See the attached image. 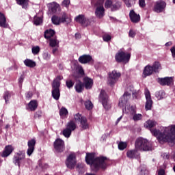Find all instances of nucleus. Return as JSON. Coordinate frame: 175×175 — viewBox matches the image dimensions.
<instances>
[{
  "mask_svg": "<svg viewBox=\"0 0 175 175\" xmlns=\"http://www.w3.org/2000/svg\"><path fill=\"white\" fill-rule=\"evenodd\" d=\"M87 165H90L93 172L106 170L109 166V159L107 157L99 156L95 157V152H88L85 157Z\"/></svg>",
  "mask_w": 175,
  "mask_h": 175,
  "instance_id": "obj_1",
  "label": "nucleus"
},
{
  "mask_svg": "<svg viewBox=\"0 0 175 175\" xmlns=\"http://www.w3.org/2000/svg\"><path fill=\"white\" fill-rule=\"evenodd\" d=\"M151 133L153 136H157V139L161 143H174L175 140V125L167 127L164 129L163 132L159 130H151Z\"/></svg>",
  "mask_w": 175,
  "mask_h": 175,
  "instance_id": "obj_2",
  "label": "nucleus"
},
{
  "mask_svg": "<svg viewBox=\"0 0 175 175\" xmlns=\"http://www.w3.org/2000/svg\"><path fill=\"white\" fill-rule=\"evenodd\" d=\"M135 147L136 150L139 151H151L152 150V145L148 142V140L143 138L138 137L135 140Z\"/></svg>",
  "mask_w": 175,
  "mask_h": 175,
  "instance_id": "obj_3",
  "label": "nucleus"
},
{
  "mask_svg": "<svg viewBox=\"0 0 175 175\" xmlns=\"http://www.w3.org/2000/svg\"><path fill=\"white\" fill-rule=\"evenodd\" d=\"M98 102L103 105L105 110L108 111L111 109V104L110 103L109 95H107V93H106V92L103 90H100L98 96Z\"/></svg>",
  "mask_w": 175,
  "mask_h": 175,
  "instance_id": "obj_4",
  "label": "nucleus"
},
{
  "mask_svg": "<svg viewBox=\"0 0 175 175\" xmlns=\"http://www.w3.org/2000/svg\"><path fill=\"white\" fill-rule=\"evenodd\" d=\"M131 59V53L118 51L115 55V60L118 64H128Z\"/></svg>",
  "mask_w": 175,
  "mask_h": 175,
  "instance_id": "obj_5",
  "label": "nucleus"
},
{
  "mask_svg": "<svg viewBox=\"0 0 175 175\" xmlns=\"http://www.w3.org/2000/svg\"><path fill=\"white\" fill-rule=\"evenodd\" d=\"M122 3L119 1L107 0L105 3V9H111V12H117L121 9Z\"/></svg>",
  "mask_w": 175,
  "mask_h": 175,
  "instance_id": "obj_6",
  "label": "nucleus"
},
{
  "mask_svg": "<svg viewBox=\"0 0 175 175\" xmlns=\"http://www.w3.org/2000/svg\"><path fill=\"white\" fill-rule=\"evenodd\" d=\"M77 158L76 154L75 153H71L67 157L65 164L68 169L72 170L76 167V164L77 163Z\"/></svg>",
  "mask_w": 175,
  "mask_h": 175,
  "instance_id": "obj_7",
  "label": "nucleus"
},
{
  "mask_svg": "<svg viewBox=\"0 0 175 175\" xmlns=\"http://www.w3.org/2000/svg\"><path fill=\"white\" fill-rule=\"evenodd\" d=\"M120 77H121V72H117L116 70H113L109 73L108 84L113 85Z\"/></svg>",
  "mask_w": 175,
  "mask_h": 175,
  "instance_id": "obj_8",
  "label": "nucleus"
},
{
  "mask_svg": "<svg viewBox=\"0 0 175 175\" xmlns=\"http://www.w3.org/2000/svg\"><path fill=\"white\" fill-rule=\"evenodd\" d=\"M68 18V15L65 12H62L60 16H53L51 18V21L55 25H59L62 23H66Z\"/></svg>",
  "mask_w": 175,
  "mask_h": 175,
  "instance_id": "obj_9",
  "label": "nucleus"
},
{
  "mask_svg": "<svg viewBox=\"0 0 175 175\" xmlns=\"http://www.w3.org/2000/svg\"><path fill=\"white\" fill-rule=\"evenodd\" d=\"M145 98L146 99L145 109L146 110H151V107H152V99H151V94L150 93V90L147 88L145 89Z\"/></svg>",
  "mask_w": 175,
  "mask_h": 175,
  "instance_id": "obj_10",
  "label": "nucleus"
},
{
  "mask_svg": "<svg viewBox=\"0 0 175 175\" xmlns=\"http://www.w3.org/2000/svg\"><path fill=\"white\" fill-rule=\"evenodd\" d=\"M54 148L57 152H64V150H65V142L59 138L55 139Z\"/></svg>",
  "mask_w": 175,
  "mask_h": 175,
  "instance_id": "obj_11",
  "label": "nucleus"
},
{
  "mask_svg": "<svg viewBox=\"0 0 175 175\" xmlns=\"http://www.w3.org/2000/svg\"><path fill=\"white\" fill-rule=\"evenodd\" d=\"M28 149L27 154L29 157H31L35 151V146H36V140L35 139H31L27 142Z\"/></svg>",
  "mask_w": 175,
  "mask_h": 175,
  "instance_id": "obj_12",
  "label": "nucleus"
},
{
  "mask_svg": "<svg viewBox=\"0 0 175 175\" xmlns=\"http://www.w3.org/2000/svg\"><path fill=\"white\" fill-rule=\"evenodd\" d=\"M131 94L128 92H125L123 96L119 99V106L122 107L124 105L128 103L129 99H131Z\"/></svg>",
  "mask_w": 175,
  "mask_h": 175,
  "instance_id": "obj_13",
  "label": "nucleus"
},
{
  "mask_svg": "<svg viewBox=\"0 0 175 175\" xmlns=\"http://www.w3.org/2000/svg\"><path fill=\"white\" fill-rule=\"evenodd\" d=\"M78 61L80 64H85L94 62V59H92V56L90 55H83L79 57Z\"/></svg>",
  "mask_w": 175,
  "mask_h": 175,
  "instance_id": "obj_14",
  "label": "nucleus"
},
{
  "mask_svg": "<svg viewBox=\"0 0 175 175\" xmlns=\"http://www.w3.org/2000/svg\"><path fill=\"white\" fill-rule=\"evenodd\" d=\"M166 8V3L163 1H157L154 5V10L157 13H161L163 12V9Z\"/></svg>",
  "mask_w": 175,
  "mask_h": 175,
  "instance_id": "obj_15",
  "label": "nucleus"
},
{
  "mask_svg": "<svg viewBox=\"0 0 175 175\" xmlns=\"http://www.w3.org/2000/svg\"><path fill=\"white\" fill-rule=\"evenodd\" d=\"M83 81V82L82 83L85 90H91V88H92V86L94 85V80H92V79L88 77H85Z\"/></svg>",
  "mask_w": 175,
  "mask_h": 175,
  "instance_id": "obj_16",
  "label": "nucleus"
},
{
  "mask_svg": "<svg viewBox=\"0 0 175 175\" xmlns=\"http://www.w3.org/2000/svg\"><path fill=\"white\" fill-rule=\"evenodd\" d=\"M129 17L131 23H134V24H137L140 21V15L136 14L133 10L130 11Z\"/></svg>",
  "mask_w": 175,
  "mask_h": 175,
  "instance_id": "obj_17",
  "label": "nucleus"
},
{
  "mask_svg": "<svg viewBox=\"0 0 175 175\" xmlns=\"http://www.w3.org/2000/svg\"><path fill=\"white\" fill-rule=\"evenodd\" d=\"M14 148L12 145L5 146L1 153L2 158H8L14 151Z\"/></svg>",
  "mask_w": 175,
  "mask_h": 175,
  "instance_id": "obj_18",
  "label": "nucleus"
},
{
  "mask_svg": "<svg viewBox=\"0 0 175 175\" xmlns=\"http://www.w3.org/2000/svg\"><path fill=\"white\" fill-rule=\"evenodd\" d=\"M23 159H25V154L23 153H16L14 156V163L16 166H18L20 167V161H23Z\"/></svg>",
  "mask_w": 175,
  "mask_h": 175,
  "instance_id": "obj_19",
  "label": "nucleus"
},
{
  "mask_svg": "<svg viewBox=\"0 0 175 175\" xmlns=\"http://www.w3.org/2000/svg\"><path fill=\"white\" fill-rule=\"evenodd\" d=\"M137 149H133L130 150L126 152V157L127 158H129L130 159H136L139 158L140 154H139V152H137Z\"/></svg>",
  "mask_w": 175,
  "mask_h": 175,
  "instance_id": "obj_20",
  "label": "nucleus"
},
{
  "mask_svg": "<svg viewBox=\"0 0 175 175\" xmlns=\"http://www.w3.org/2000/svg\"><path fill=\"white\" fill-rule=\"evenodd\" d=\"M152 73H154V70H152V67L150 65H147L144 68L142 77L143 79H146V77L151 76Z\"/></svg>",
  "mask_w": 175,
  "mask_h": 175,
  "instance_id": "obj_21",
  "label": "nucleus"
},
{
  "mask_svg": "<svg viewBox=\"0 0 175 175\" xmlns=\"http://www.w3.org/2000/svg\"><path fill=\"white\" fill-rule=\"evenodd\" d=\"M159 83L161 85H172L173 83V78L172 77H165L159 78Z\"/></svg>",
  "mask_w": 175,
  "mask_h": 175,
  "instance_id": "obj_22",
  "label": "nucleus"
},
{
  "mask_svg": "<svg viewBox=\"0 0 175 175\" xmlns=\"http://www.w3.org/2000/svg\"><path fill=\"white\" fill-rule=\"evenodd\" d=\"M95 15L98 17V18H102V17L105 16V8H103V5H100L96 8Z\"/></svg>",
  "mask_w": 175,
  "mask_h": 175,
  "instance_id": "obj_23",
  "label": "nucleus"
},
{
  "mask_svg": "<svg viewBox=\"0 0 175 175\" xmlns=\"http://www.w3.org/2000/svg\"><path fill=\"white\" fill-rule=\"evenodd\" d=\"M59 9V5L55 2H53L49 5V10L53 14L57 13V11Z\"/></svg>",
  "mask_w": 175,
  "mask_h": 175,
  "instance_id": "obj_24",
  "label": "nucleus"
},
{
  "mask_svg": "<svg viewBox=\"0 0 175 175\" xmlns=\"http://www.w3.org/2000/svg\"><path fill=\"white\" fill-rule=\"evenodd\" d=\"M38 100H31L29 103H28V107L30 110V111H35L38 109Z\"/></svg>",
  "mask_w": 175,
  "mask_h": 175,
  "instance_id": "obj_25",
  "label": "nucleus"
},
{
  "mask_svg": "<svg viewBox=\"0 0 175 175\" xmlns=\"http://www.w3.org/2000/svg\"><path fill=\"white\" fill-rule=\"evenodd\" d=\"M55 35V31H54L53 29H49L45 30L44 33V37L45 39H51L53 36Z\"/></svg>",
  "mask_w": 175,
  "mask_h": 175,
  "instance_id": "obj_26",
  "label": "nucleus"
},
{
  "mask_svg": "<svg viewBox=\"0 0 175 175\" xmlns=\"http://www.w3.org/2000/svg\"><path fill=\"white\" fill-rule=\"evenodd\" d=\"M84 84L81 81H79L78 82L76 83L75 88L76 92H78V94L81 93L82 91H84Z\"/></svg>",
  "mask_w": 175,
  "mask_h": 175,
  "instance_id": "obj_27",
  "label": "nucleus"
},
{
  "mask_svg": "<svg viewBox=\"0 0 175 175\" xmlns=\"http://www.w3.org/2000/svg\"><path fill=\"white\" fill-rule=\"evenodd\" d=\"M17 5L22 7V9H27L29 5V0H16Z\"/></svg>",
  "mask_w": 175,
  "mask_h": 175,
  "instance_id": "obj_28",
  "label": "nucleus"
},
{
  "mask_svg": "<svg viewBox=\"0 0 175 175\" xmlns=\"http://www.w3.org/2000/svg\"><path fill=\"white\" fill-rule=\"evenodd\" d=\"M0 27L3 28H8V23H6V17L5 14L2 12H0Z\"/></svg>",
  "mask_w": 175,
  "mask_h": 175,
  "instance_id": "obj_29",
  "label": "nucleus"
},
{
  "mask_svg": "<svg viewBox=\"0 0 175 175\" xmlns=\"http://www.w3.org/2000/svg\"><path fill=\"white\" fill-rule=\"evenodd\" d=\"M59 96H61V91L59 89H52V97L55 100H58L59 99Z\"/></svg>",
  "mask_w": 175,
  "mask_h": 175,
  "instance_id": "obj_30",
  "label": "nucleus"
},
{
  "mask_svg": "<svg viewBox=\"0 0 175 175\" xmlns=\"http://www.w3.org/2000/svg\"><path fill=\"white\" fill-rule=\"evenodd\" d=\"M157 126V122L155 120H149L146 121L145 123V126H146L147 128L150 129V132H151V131L154 130V129H151L154 128V126Z\"/></svg>",
  "mask_w": 175,
  "mask_h": 175,
  "instance_id": "obj_31",
  "label": "nucleus"
},
{
  "mask_svg": "<svg viewBox=\"0 0 175 175\" xmlns=\"http://www.w3.org/2000/svg\"><path fill=\"white\" fill-rule=\"evenodd\" d=\"M79 122L81 124L82 129H88L90 128V125L88 124V120H87V118L83 117Z\"/></svg>",
  "mask_w": 175,
  "mask_h": 175,
  "instance_id": "obj_32",
  "label": "nucleus"
},
{
  "mask_svg": "<svg viewBox=\"0 0 175 175\" xmlns=\"http://www.w3.org/2000/svg\"><path fill=\"white\" fill-rule=\"evenodd\" d=\"M23 62L28 68H35L36 66V62L29 59H26Z\"/></svg>",
  "mask_w": 175,
  "mask_h": 175,
  "instance_id": "obj_33",
  "label": "nucleus"
},
{
  "mask_svg": "<svg viewBox=\"0 0 175 175\" xmlns=\"http://www.w3.org/2000/svg\"><path fill=\"white\" fill-rule=\"evenodd\" d=\"M85 18V16L84 14H79L75 18V21L83 25L84 24V19Z\"/></svg>",
  "mask_w": 175,
  "mask_h": 175,
  "instance_id": "obj_34",
  "label": "nucleus"
},
{
  "mask_svg": "<svg viewBox=\"0 0 175 175\" xmlns=\"http://www.w3.org/2000/svg\"><path fill=\"white\" fill-rule=\"evenodd\" d=\"M61 82L58 79H54L52 83V90H59Z\"/></svg>",
  "mask_w": 175,
  "mask_h": 175,
  "instance_id": "obj_35",
  "label": "nucleus"
},
{
  "mask_svg": "<svg viewBox=\"0 0 175 175\" xmlns=\"http://www.w3.org/2000/svg\"><path fill=\"white\" fill-rule=\"evenodd\" d=\"M66 128L72 132V131L76 129V123L73 120H71L67 124Z\"/></svg>",
  "mask_w": 175,
  "mask_h": 175,
  "instance_id": "obj_36",
  "label": "nucleus"
},
{
  "mask_svg": "<svg viewBox=\"0 0 175 175\" xmlns=\"http://www.w3.org/2000/svg\"><path fill=\"white\" fill-rule=\"evenodd\" d=\"M58 44H59V42L57 40L56 38L49 39V45L51 47H56Z\"/></svg>",
  "mask_w": 175,
  "mask_h": 175,
  "instance_id": "obj_37",
  "label": "nucleus"
},
{
  "mask_svg": "<svg viewBox=\"0 0 175 175\" xmlns=\"http://www.w3.org/2000/svg\"><path fill=\"white\" fill-rule=\"evenodd\" d=\"M153 72L157 73L158 72L159 69L161 68V63L159 62H155L152 66H151Z\"/></svg>",
  "mask_w": 175,
  "mask_h": 175,
  "instance_id": "obj_38",
  "label": "nucleus"
},
{
  "mask_svg": "<svg viewBox=\"0 0 175 175\" xmlns=\"http://www.w3.org/2000/svg\"><path fill=\"white\" fill-rule=\"evenodd\" d=\"M43 23V19L41 17L35 16L33 19L34 25H40Z\"/></svg>",
  "mask_w": 175,
  "mask_h": 175,
  "instance_id": "obj_39",
  "label": "nucleus"
},
{
  "mask_svg": "<svg viewBox=\"0 0 175 175\" xmlns=\"http://www.w3.org/2000/svg\"><path fill=\"white\" fill-rule=\"evenodd\" d=\"M118 149L120 150V151H124L126 147H128V144L126 142H120L118 145Z\"/></svg>",
  "mask_w": 175,
  "mask_h": 175,
  "instance_id": "obj_40",
  "label": "nucleus"
},
{
  "mask_svg": "<svg viewBox=\"0 0 175 175\" xmlns=\"http://www.w3.org/2000/svg\"><path fill=\"white\" fill-rule=\"evenodd\" d=\"M70 135H72V130H70L69 129H66L63 130V135L64 137H70Z\"/></svg>",
  "mask_w": 175,
  "mask_h": 175,
  "instance_id": "obj_41",
  "label": "nucleus"
},
{
  "mask_svg": "<svg viewBox=\"0 0 175 175\" xmlns=\"http://www.w3.org/2000/svg\"><path fill=\"white\" fill-rule=\"evenodd\" d=\"M139 170L141 175H148V170H147V167L146 166H141L139 167Z\"/></svg>",
  "mask_w": 175,
  "mask_h": 175,
  "instance_id": "obj_42",
  "label": "nucleus"
},
{
  "mask_svg": "<svg viewBox=\"0 0 175 175\" xmlns=\"http://www.w3.org/2000/svg\"><path fill=\"white\" fill-rule=\"evenodd\" d=\"M83 118H84V116H82L79 113L74 115V120L76 122H81Z\"/></svg>",
  "mask_w": 175,
  "mask_h": 175,
  "instance_id": "obj_43",
  "label": "nucleus"
},
{
  "mask_svg": "<svg viewBox=\"0 0 175 175\" xmlns=\"http://www.w3.org/2000/svg\"><path fill=\"white\" fill-rule=\"evenodd\" d=\"M85 107L87 109V110H92V109L94 107V105H92V102L90 100H87L85 102Z\"/></svg>",
  "mask_w": 175,
  "mask_h": 175,
  "instance_id": "obj_44",
  "label": "nucleus"
},
{
  "mask_svg": "<svg viewBox=\"0 0 175 175\" xmlns=\"http://www.w3.org/2000/svg\"><path fill=\"white\" fill-rule=\"evenodd\" d=\"M68 114H69L68 109H66L65 107H62L59 110V116H61V117H64L65 116H68Z\"/></svg>",
  "mask_w": 175,
  "mask_h": 175,
  "instance_id": "obj_45",
  "label": "nucleus"
},
{
  "mask_svg": "<svg viewBox=\"0 0 175 175\" xmlns=\"http://www.w3.org/2000/svg\"><path fill=\"white\" fill-rule=\"evenodd\" d=\"M31 51L34 55H37V54H39L40 52V47L39 46H33L31 48Z\"/></svg>",
  "mask_w": 175,
  "mask_h": 175,
  "instance_id": "obj_46",
  "label": "nucleus"
},
{
  "mask_svg": "<svg viewBox=\"0 0 175 175\" xmlns=\"http://www.w3.org/2000/svg\"><path fill=\"white\" fill-rule=\"evenodd\" d=\"M66 85L67 88H73V86L75 85V82H73V81L72 80H68L66 81Z\"/></svg>",
  "mask_w": 175,
  "mask_h": 175,
  "instance_id": "obj_47",
  "label": "nucleus"
},
{
  "mask_svg": "<svg viewBox=\"0 0 175 175\" xmlns=\"http://www.w3.org/2000/svg\"><path fill=\"white\" fill-rule=\"evenodd\" d=\"M12 95L9 92H5L3 95V99L5 100V103H8L9 102V98H10Z\"/></svg>",
  "mask_w": 175,
  "mask_h": 175,
  "instance_id": "obj_48",
  "label": "nucleus"
},
{
  "mask_svg": "<svg viewBox=\"0 0 175 175\" xmlns=\"http://www.w3.org/2000/svg\"><path fill=\"white\" fill-rule=\"evenodd\" d=\"M142 118H143V116L140 113H135L133 116V120H134L135 121H140V120H142Z\"/></svg>",
  "mask_w": 175,
  "mask_h": 175,
  "instance_id": "obj_49",
  "label": "nucleus"
},
{
  "mask_svg": "<svg viewBox=\"0 0 175 175\" xmlns=\"http://www.w3.org/2000/svg\"><path fill=\"white\" fill-rule=\"evenodd\" d=\"M163 96H165V92L163 91H159L156 92V97L159 99H163Z\"/></svg>",
  "mask_w": 175,
  "mask_h": 175,
  "instance_id": "obj_50",
  "label": "nucleus"
},
{
  "mask_svg": "<svg viewBox=\"0 0 175 175\" xmlns=\"http://www.w3.org/2000/svg\"><path fill=\"white\" fill-rule=\"evenodd\" d=\"M42 116H43V112H42V111L40 110H38L37 111L35 114H34V118L36 119V118H42Z\"/></svg>",
  "mask_w": 175,
  "mask_h": 175,
  "instance_id": "obj_51",
  "label": "nucleus"
},
{
  "mask_svg": "<svg viewBox=\"0 0 175 175\" xmlns=\"http://www.w3.org/2000/svg\"><path fill=\"white\" fill-rule=\"evenodd\" d=\"M32 96H33V93H32V92L31 91L27 92L25 94V98L27 99V100H29V99H32Z\"/></svg>",
  "mask_w": 175,
  "mask_h": 175,
  "instance_id": "obj_52",
  "label": "nucleus"
},
{
  "mask_svg": "<svg viewBox=\"0 0 175 175\" xmlns=\"http://www.w3.org/2000/svg\"><path fill=\"white\" fill-rule=\"evenodd\" d=\"M51 57V55H50L47 52L44 53L42 55V58L46 61H49V59H50Z\"/></svg>",
  "mask_w": 175,
  "mask_h": 175,
  "instance_id": "obj_53",
  "label": "nucleus"
},
{
  "mask_svg": "<svg viewBox=\"0 0 175 175\" xmlns=\"http://www.w3.org/2000/svg\"><path fill=\"white\" fill-rule=\"evenodd\" d=\"M24 79H25V76H24V75H21L18 79V83L21 87V85H23V83L24 82Z\"/></svg>",
  "mask_w": 175,
  "mask_h": 175,
  "instance_id": "obj_54",
  "label": "nucleus"
},
{
  "mask_svg": "<svg viewBox=\"0 0 175 175\" xmlns=\"http://www.w3.org/2000/svg\"><path fill=\"white\" fill-rule=\"evenodd\" d=\"M104 42H110L111 40V36L109 34H105L103 36Z\"/></svg>",
  "mask_w": 175,
  "mask_h": 175,
  "instance_id": "obj_55",
  "label": "nucleus"
},
{
  "mask_svg": "<svg viewBox=\"0 0 175 175\" xmlns=\"http://www.w3.org/2000/svg\"><path fill=\"white\" fill-rule=\"evenodd\" d=\"M90 24H91V22L90 21V19L85 17L82 27H88V25H90Z\"/></svg>",
  "mask_w": 175,
  "mask_h": 175,
  "instance_id": "obj_56",
  "label": "nucleus"
},
{
  "mask_svg": "<svg viewBox=\"0 0 175 175\" xmlns=\"http://www.w3.org/2000/svg\"><path fill=\"white\" fill-rule=\"evenodd\" d=\"M129 36L130 38H135L136 36V31H135L133 29H130Z\"/></svg>",
  "mask_w": 175,
  "mask_h": 175,
  "instance_id": "obj_57",
  "label": "nucleus"
},
{
  "mask_svg": "<svg viewBox=\"0 0 175 175\" xmlns=\"http://www.w3.org/2000/svg\"><path fill=\"white\" fill-rule=\"evenodd\" d=\"M140 8H146V0H139Z\"/></svg>",
  "mask_w": 175,
  "mask_h": 175,
  "instance_id": "obj_58",
  "label": "nucleus"
},
{
  "mask_svg": "<svg viewBox=\"0 0 175 175\" xmlns=\"http://www.w3.org/2000/svg\"><path fill=\"white\" fill-rule=\"evenodd\" d=\"M70 3V0H64L62 2V5L65 6L66 8H68Z\"/></svg>",
  "mask_w": 175,
  "mask_h": 175,
  "instance_id": "obj_59",
  "label": "nucleus"
},
{
  "mask_svg": "<svg viewBox=\"0 0 175 175\" xmlns=\"http://www.w3.org/2000/svg\"><path fill=\"white\" fill-rule=\"evenodd\" d=\"M78 73L79 75H81V76H84L85 73H84V69H83V68H81L78 70Z\"/></svg>",
  "mask_w": 175,
  "mask_h": 175,
  "instance_id": "obj_60",
  "label": "nucleus"
},
{
  "mask_svg": "<svg viewBox=\"0 0 175 175\" xmlns=\"http://www.w3.org/2000/svg\"><path fill=\"white\" fill-rule=\"evenodd\" d=\"M170 50L173 58H175V46H172Z\"/></svg>",
  "mask_w": 175,
  "mask_h": 175,
  "instance_id": "obj_61",
  "label": "nucleus"
},
{
  "mask_svg": "<svg viewBox=\"0 0 175 175\" xmlns=\"http://www.w3.org/2000/svg\"><path fill=\"white\" fill-rule=\"evenodd\" d=\"M124 2L125 3L126 6H127V8H131V6H132L131 3L129 2V0H126Z\"/></svg>",
  "mask_w": 175,
  "mask_h": 175,
  "instance_id": "obj_62",
  "label": "nucleus"
},
{
  "mask_svg": "<svg viewBox=\"0 0 175 175\" xmlns=\"http://www.w3.org/2000/svg\"><path fill=\"white\" fill-rule=\"evenodd\" d=\"M158 175H165V170L161 169L158 171Z\"/></svg>",
  "mask_w": 175,
  "mask_h": 175,
  "instance_id": "obj_63",
  "label": "nucleus"
},
{
  "mask_svg": "<svg viewBox=\"0 0 175 175\" xmlns=\"http://www.w3.org/2000/svg\"><path fill=\"white\" fill-rule=\"evenodd\" d=\"M137 95H138L137 92H136V91L133 92V98H135V99H137Z\"/></svg>",
  "mask_w": 175,
  "mask_h": 175,
  "instance_id": "obj_64",
  "label": "nucleus"
}]
</instances>
